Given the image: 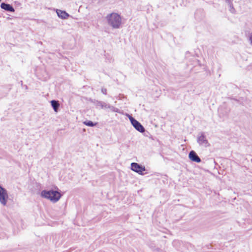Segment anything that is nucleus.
<instances>
[{"mask_svg":"<svg viewBox=\"0 0 252 252\" xmlns=\"http://www.w3.org/2000/svg\"><path fill=\"white\" fill-rule=\"evenodd\" d=\"M108 24L113 29H119L122 24V19L120 15L112 13L106 16Z\"/></svg>","mask_w":252,"mask_h":252,"instance_id":"nucleus-1","label":"nucleus"},{"mask_svg":"<svg viewBox=\"0 0 252 252\" xmlns=\"http://www.w3.org/2000/svg\"><path fill=\"white\" fill-rule=\"evenodd\" d=\"M196 141L200 146L206 148L210 146V144L204 132H201L198 133Z\"/></svg>","mask_w":252,"mask_h":252,"instance_id":"nucleus-2","label":"nucleus"},{"mask_svg":"<svg viewBox=\"0 0 252 252\" xmlns=\"http://www.w3.org/2000/svg\"><path fill=\"white\" fill-rule=\"evenodd\" d=\"M128 118L131 122V124L135 128V129L141 133L144 132L145 131V128L138 121L134 119L130 115H128Z\"/></svg>","mask_w":252,"mask_h":252,"instance_id":"nucleus-3","label":"nucleus"},{"mask_svg":"<svg viewBox=\"0 0 252 252\" xmlns=\"http://www.w3.org/2000/svg\"><path fill=\"white\" fill-rule=\"evenodd\" d=\"M131 170L140 175H143V172L146 170V169L145 166L136 162H132L131 163Z\"/></svg>","mask_w":252,"mask_h":252,"instance_id":"nucleus-4","label":"nucleus"},{"mask_svg":"<svg viewBox=\"0 0 252 252\" xmlns=\"http://www.w3.org/2000/svg\"><path fill=\"white\" fill-rule=\"evenodd\" d=\"M8 194L7 190L0 186V203L3 206H5L7 203Z\"/></svg>","mask_w":252,"mask_h":252,"instance_id":"nucleus-5","label":"nucleus"},{"mask_svg":"<svg viewBox=\"0 0 252 252\" xmlns=\"http://www.w3.org/2000/svg\"><path fill=\"white\" fill-rule=\"evenodd\" d=\"M189 158L190 160L196 163H199L201 159L194 151H191L189 155Z\"/></svg>","mask_w":252,"mask_h":252,"instance_id":"nucleus-6","label":"nucleus"},{"mask_svg":"<svg viewBox=\"0 0 252 252\" xmlns=\"http://www.w3.org/2000/svg\"><path fill=\"white\" fill-rule=\"evenodd\" d=\"M53 190H43L41 192L40 195L42 197L49 199L51 201V195H53Z\"/></svg>","mask_w":252,"mask_h":252,"instance_id":"nucleus-7","label":"nucleus"},{"mask_svg":"<svg viewBox=\"0 0 252 252\" xmlns=\"http://www.w3.org/2000/svg\"><path fill=\"white\" fill-rule=\"evenodd\" d=\"M54 195H51V201L53 203L57 202L61 197V193L58 192V191L53 190V194Z\"/></svg>","mask_w":252,"mask_h":252,"instance_id":"nucleus-8","label":"nucleus"},{"mask_svg":"<svg viewBox=\"0 0 252 252\" xmlns=\"http://www.w3.org/2000/svg\"><path fill=\"white\" fill-rule=\"evenodd\" d=\"M0 7L7 11L14 12L15 10L13 6L10 4L2 2L0 4Z\"/></svg>","mask_w":252,"mask_h":252,"instance_id":"nucleus-9","label":"nucleus"},{"mask_svg":"<svg viewBox=\"0 0 252 252\" xmlns=\"http://www.w3.org/2000/svg\"><path fill=\"white\" fill-rule=\"evenodd\" d=\"M56 12L58 17L62 19H66L69 16V15L67 12L63 10L57 9Z\"/></svg>","mask_w":252,"mask_h":252,"instance_id":"nucleus-10","label":"nucleus"},{"mask_svg":"<svg viewBox=\"0 0 252 252\" xmlns=\"http://www.w3.org/2000/svg\"><path fill=\"white\" fill-rule=\"evenodd\" d=\"M51 104L52 107H53L55 112H57L58 111L59 107L60 106V104L57 100H52L51 101Z\"/></svg>","mask_w":252,"mask_h":252,"instance_id":"nucleus-11","label":"nucleus"},{"mask_svg":"<svg viewBox=\"0 0 252 252\" xmlns=\"http://www.w3.org/2000/svg\"><path fill=\"white\" fill-rule=\"evenodd\" d=\"M107 103L104 101L98 100L96 101V105L102 109H107Z\"/></svg>","mask_w":252,"mask_h":252,"instance_id":"nucleus-12","label":"nucleus"},{"mask_svg":"<svg viewBox=\"0 0 252 252\" xmlns=\"http://www.w3.org/2000/svg\"><path fill=\"white\" fill-rule=\"evenodd\" d=\"M107 109H110V110L112 112L120 113V110L118 108L115 107L109 104H108L107 106Z\"/></svg>","mask_w":252,"mask_h":252,"instance_id":"nucleus-13","label":"nucleus"},{"mask_svg":"<svg viewBox=\"0 0 252 252\" xmlns=\"http://www.w3.org/2000/svg\"><path fill=\"white\" fill-rule=\"evenodd\" d=\"M228 6L229 7V11H230V12L232 14H235L236 12V11L233 6V3L230 4H228Z\"/></svg>","mask_w":252,"mask_h":252,"instance_id":"nucleus-14","label":"nucleus"},{"mask_svg":"<svg viewBox=\"0 0 252 252\" xmlns=\"http://www.w3.org/2000/svg\"><path fill=\"white\" fill-rule=\"evenodd\" d=\"M84 124L89 126H94L95 124L92 121H85L84 122Z\"/></svg>","mask_w":252,"mask_h":252,"instance_id":"nucleus-15","label":"nucleus"},{"mask_svg":"<svg viewBox=\"0 0 252 252\" xmlns=\"http://www.w3.org/2000/svg\"><path fill=\"white\" fill-rule=\"evenodd\" d=\"M101 92L105 95L107 94V90L105 88L101 89Z\"/></svg>","mask_w":252,"mask_h":252,"instance_id":"nucleus-16","label":"nucleus"},{"mask_svg":"<svg viewBox=\"0 0 252 252\" xmlns=\"http://www.w3.org/2000/svg\"><path fill=\"white\" fill-rule=\"evenodd\" d=\"M249 40L251 45H252V32L250 34L249 38Z\"/></svg>","mask_w":252,"mask_h":252,"instance_id":"nucleus-17","label":"nucleus"},{"mask_svg":"<svg viewBox=\"0 0 252 252\" xmlns=\"http://www.w3.org/2000/svg\"><path fill=\"white\" fill-rule=\"evenodd\" d=\"M233 0H225V2L227 3V4H230L232 3H233Z\"/></svg>","mask_w":252,"mask_h":252,"instance_id":"nucleus-18","label":"nucleus"},{"mask_svg":"<svg viewBox=\"0 0 252 252\" xmlns=\"http://www.w3.org/2000/svg\"><path fill=\"white\" fill-rule=\"evenodd\" d=\"M1 1V0H0V1Z\"/></svg>","mask_w":252,"mask_h":252,"instance_id":"nucleus-19","label":"nucleus"}]
</instances>
